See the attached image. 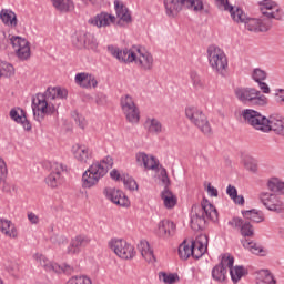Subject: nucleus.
<instances>
[{"label":"nucleus","instance_id":"nucleus-51","mask_svg":"<svg viewBox=\"0 0 284 284\" xmlns=\"http://www.w3.org/2000/svg\"><path fill=\"white\" fill-rule=\"evenodd\" d=\"M65 284H92V280L85 275L72 276Z\"/></svg>","mask_w":284,"mask_h":284},{"label":"nucleus","instance_id":"nucleus-63","mask_svg":"<svg viewBox=\"0 0 284 284\" xmlns=\"http://www.w3.org/2000/svg\"><path fill=\"white\" fill-rule=\"evenodd\" d=\"M53 241H55V243H58V245H67L68 237L65 235H55L53 237Z\"/></svg>","mask_w":284,"mask_h":284},{"label":"nucleus","instance_id":"nucleus-32","mask_svg":"<svg viewBox=\"0 0 284 284\" xmlns=\"http://www.w3.org/2000/svg\"><path fill=\"white\" fill-rule=\"evenodd\" d=\"M254 105H267V97L256 89H250V106L252 108Z\"/></svg>","mask_w":284,"mask_h":284},{"label":"nucleus","instance_id":"nucleus-7","mask_svg":"<svg viewBox=\"0 0 284 284\" xmlns=\"http://www.w3.org/2000/svg\"><path fill=\"white\" fill-rule=\"evenodd\" d=\"M207 59L212 70L225 77V70H227V55H225V52L216 45H210L207 48Z\"/></svg>","mask_w":284,"mask_h":284},{"label":"nucleus","instance_id":"nucleus-25","mask_svg":"<svg viewBox=\"0 0 284 284\" xmlns=\"http://www.w3.org/2000/svg\"><path fill=\"white\" fill-rule=\"evenodd\" d=\"M176 231V224L170 220H162L158 224V236L161 239H170Z\"/></svg>","mask_w":284,"mask_h":284},{"label":"nucleus","instance_id":"nucleus-38","mask_svg":"<svg viewBox=\"0 0 284 284\" xmlns=\"http://www.w3.org/2000/svg\"><path fill=\"white\" fill-rule=\"evenodd\" d=\"M267 187L270 192L275 194H284V182L278 180V178H271L267 182Z\"/></svg>","mask_w":284,"mask_h":284},{"label":"nucleus","instance_id":"nucleus-12","mask_svg":"<svg viewBox=\"0 0 284 284\" xmlns=\"http://www.w3.org/2000/svg\"><path fill=\"white\" fill-rule=\"evenodd\" d=\"M110 245L114 254H116V256L120 258H124L125 261L134 258V254H136V252H134V246H132V244L128 243L125 240H112Z\"/></svg>","mask_w":284,"mask_h":284},{"label":"nucleus","instance_id":"nucleus-9","mask_svg":"<svg viewBox=\"0 0 284 284\" xmlns=\"http://www.w3.org/2000/svg\"><path fill=\"white\" fill-rule=\"evenodd\" d=\"M242 216L244 219L233 217L229 222V225L234 230H239L242 236L241 243L243 247H245V250H250V211H242Z\"/></svg>","mask_w":284,"mask_h":284},{"label":"nucleus","instance_id":"nucleus-46","mask_svg":"<svg viewBox=\"0 0 284 284\" xmlns=\"http://www.w3.org/2000/svg\"><path fill=\"white\" fill-rule=\"evenodd\" d=\"M251 77L255 83H261L267 79V72L261 68L253 69Z\"/></svg>","mask_w":284,"mask_h":284},{"label":"nucleus","instance_id":"nucleus-39","mask_svg":"<svg viewBox=\"0 0 284 284\" xmlns=\"http://www.w3.org/2000/svg\"><path fill=\"white\" fill-rule=\"evenodd\" d=\"M227 276V268H225L223 265L217 264L212 270V277L214 281H217V283H223Z\"/></svg>","mask_w":284,"mask_h":284},{"label":"nucleus","instance_id":"nucleus-59","mask_svg":"<svg viewBox=\"0 0 284 284\" xmlns=\"http://www.w3.org/2000/svg\"><path fill=\"white\" fill-rule=\"evenodd\" d=\"M250 172L252 174H258V160L254 158L250 159Z\"/></svg>","mask_w":284,"mask_h":284},{"label":"nucleus","instance_id":"nucleus-60","mask_svg":"<svg viewBox=\"0 0 284 284\" xmlns=\"http://www.w3.org/2000/svg\"><path fill=\"white\" fill-rule=\"evenodd\" d=\"M27 219L31 223V225H39L40 219H39V215H37L36 213L28 212Z\"/></svg>","mask_w":284,"mask_h":284},{"label":"nucleus","instance_id":"nucleus-30","mask_svg":"<svg viewBox=\"0 0 284 284\" xmlns=\"http://www.w3.org/2000/svg\"><path fill=\"white\" fill-rule=\"evenodd\" d=\"M0 230L2 234H6L9 239H17L19 236L17 226L10 220L0 219Z\"/></svg>","mask_w":284,"mask_h":284},{"label":"nucleus","instance_id":"nucleus-16","mask_svg":"<svg viewBox=\"0 0 284 284\" xmlns=\"http://www.w3.org/2000/svg\"><path fill=\"white\" fill-rule=\"evenodd\" d=\"M103 193L105 197L115 205H120V207H130V199H128L126 194L121 190L106 187Z\"/></svg>","mask_w":284,"mask_h":284},{"label":"nucleus","instance_id":"nucleus-36","mask_svg":"<svg viewBox=\"0 0 284 284\" xmlns=\"http://www.w3.org/2000/svg\"><path fill=\"white\" fill-rule=\"evenodd\" d=\"M191 227L195 232L203 230L205 227V215L201 214L199 211L191 217Z\"/></svg>","mask_w":284,"mask_h":284},{"label":"nucleus","instance_id":"nucleus-26","mask_svg":"<svg viewBox=\"0 0 284 284\" xmlns=\"http://www.w3.org/2000/svg\"><path fill=\"white\" fill-rule=\"evenodd\" d=\"M197 212L201 213L205 219L210 221H217L219 220V212L216 207L210 203L207 200H203L201 206H199Z\"/></svg>","mask_w":284,"mask_h":284},{"label":"nucleus","instance_id":"nucleus-13","mask_svg":"<svg viewBox=\"0 0 284 284\" xmlns=\"http://www.w3.org/2000/svg\"><path fill=\"white\" fill-rule=\"evenodd\" d=\"M260 201L263 203V205L266 207V210H270V212H277V214H281L283 212V201L278 197V195L274 193L263 192L260 194Z\"/></svg>","mask_w":284,"mask_h":284},{"label":"nucleus","instance_id":"nucleus-10","mask_svg":"<svg viewBox=\"0 0 284 284\" xmlns=\"http://www.w3.org/2000/svg\"><path fill=\"white\" fill-rule=\"evenodd\" d=\"M214 3L217 10H221L222 12H230L231 18L235 23H242L247 28V30H250V26L247 24L250 23V18L241 8L230 4V0H214Z\"/></svg>","mask_w":284,"mask_h":284},{"label":"nucleus","instance_id":"nucleus-44","mask_svg":"<svg viewBox=\"0 0 284 284\" xmlns=\"http://www.w3.org/2000/svg\"><path fill=\"white\" fill-rule=\"evenodd\" d=\"M230 274L233 283H236L240 278L245 276V268L243 266H235L230 268Z\"/></svg>","mask_w":284,"mask_h":284},{"label":"nucleus","instance_id":"nucleus-43","mask_svg":"<svg viewBox=\"0 0 284 284\" xmlns=\"http://www.w3.org/2000/svg\"><path fill=\"white\" fill-rule=\"evenodd\" d=\"M236 99L242 103H247L250 101V89L247 88H236L234 90Z\"/></svg>","mask_w":284,"mask_h":284},{"label":"nucleus","instance_id":"nucleus-62","mask_svg":"<svg viewBox=\"0 0 284 284\" xmlns=\"http://www.w3.org/2000/svg\"><path fill=\"white\" fill-rule=\"evenodd\" d=\"M240 121L242 123H250V109H245L240 113Z\"/></svg>","mask_w":284,"mask_h":284},{"label":"nucleus","instance_id":"nucleus-4","mask_svg":"<svg viewBox=\"0 0 284 284\" xmlns=\"http://www.w3.org/2000/svg\"><path fill=\"white\" fill-rule=\"evenodd\" d=\"M114 160L108 155L101 161L93 162L89 169L82 174V187L90 190L95 185H99V181L108 174L109 170H112Z\"/></svg>","mask_w":284,"mask_h":284},{"label":"nucleus","instance_id":"nucleus-19","mask_svg":"<svg viewBox=\"0 0 284 284\" xmlns=\"http://www.w3.org/2000/svg\"><path fill=\"white\" fill-rule=\"evenodd\" d=\"M209 237L202 234L191 243V250L193 252V258H201L205 252H207Z\"/></svg>","mask_w":284,"mask_h":284},{"label":"nucleus","instance_id":"nucleus-27","mask_svg":"<svg viewBox=\"0 0 284 284\" xmlns=\"http://www.w3.org/2000/svg\"><path fill=\"white\" fill-rule=\"evenodd\" d=\"M256 284H276V277L270 270H260L252 273Z\"/></svg>","mask_w":284,"mask_h":284},{"label":"nucleus","instance_id":"nucleus-42","mask_svg":"<svg viewBox=\"0 0 284 284\" xmlns=\"http://www.w3.org/2000/svg\"><path fill=\"white\" fill-rule=\"evenodd\" d=\"M250 253L255 254V256H267V250L261 243L254 241L250 242Z\"/></svg>","mask_w":284,"mask_h":284},{"label":"nucleus","instance_id":"nucleus-20","mask_svg":"<svg viewBox=\"0 0 284 284\" xmlns=\"http://www.w3.org/2000/svg\"><path fill=\"white\" fill-rule=\"evenodd\" d=\"M114 21H116V17L108 12H101L95 17L90 18L88 23H90V26H95V28H108V26H112Z\"/></svg>","mask_w":284,"mask_h":284},{"label":"nucleus","instance_id":"nucleus-3","mask_svg":"<svg viewBox=\"0 0 284 284\" xmlns=\"http://www.w3.org/2000/svg\"><path fill=\"white\" fill-rule=\"evenodd\" d=\"M250 125L260 132H274L278 136H284V116L278 113H272L266 118L258 111L250 110Z\"/></svg>","mask_w":284,"mask_h":284},{"label":"nucleus","instance_id":"nucleus-31","mask_svg":"<svg viewBox=\"0 0 284 284\" xmlns=\"http://www.w3.org/2000/svg\"><path fill=\"white\" fill-rule=\"evenodd\" d=\"M0 19L4 26L9 28H17L19 20L17 19V13L10 9H2L0 11Z\"/></svg>","mask_w":284,"mask_h":284},{"label":"nucleus","instance_id":"nucleus-41","mask_svg":"<svg viewBox=\"0 0 284 284\" xmlns=\"http://www.w3.org/2000/svg\"><path fill=\"white\" fill-rule=\"evenodd\" d=\"M120 105L122 108V112H125L126 110H132L133 108H136L134 98H132V95H130V94H125L121 98Z\"/></svg>","mask_w":284,"mask_h":284},{"label":"nucleus","instance_id":"nucleus-2","mask_svg":"<svg viewBox=\"0 0 284 284\" xmlns=\"http://www.w3.org/2000/svg\"><path fill=\"white\" fill-rule=\"evenodd\" d=\"M257 8L264 18H251L250 31L251 32H270L274 20L281 21V6L276 0H261L257 2Z\"/></svg>","mask_w":284,"mask_h":284},{"label":"nucleus","instance_id":"nucleus-48","mask_svg":"<svg viewBox=\"0 0 284 284\" xmlns=\"http://www.w3.org/2000/svg\"><path fill=\"white\" fill-rule=\"evenodd\" d=\"M250 221L253 223H263L265 221V215L263 211H258L256 209L250 210Z\"/></svg>","mask_w":284,"mask_h":284},{"label":"nucleus","instance_id":"nucleus-34","mask_svg":"<svg viewBox=\"0 0 284 284\" xmlns=\"http://www.w3.org/2000/svg\"><path fill=\"white\" fill-rule=\"evenodd\" d=\"M53 7L58 12H72L74 10V2L72 0H51Z\"/></svg>","mask_w":284,"mask_h":284},{"label":"nucleus","instance_id":"nucleus-15","mask_svg":"<svg viewBox=\"0 0 284 284\" xmlns=\"http://www.w3.org/2000/svg\"><path fill=\"white\" fill-rule=\"evenodd\" d=\"M135 60L133 63L140 68V70H143L144 72H150L154 69V57H152V53L136 49L135 53Z\"/></svg>","mask_w":284,"mask_h":284},{"label":"nucleus","instance_id":"nucleus-64","mask_svg":"<svg viewBox=\"0 0 284 284\" xmlns=\"http://www.w3.org/2000/svg\"><path fill=\"white\" fill-rule=\"evenodd\" d=\"M161 176L162 183L168 187V185H170V178L168 176V171L165 169H162Z\"/></svg>","mask_w":284,"mask_h":284},{"label":"nucleus","instance_id":"nucleus-50","mask_svg":"<svg viewBox=\"0 0 284 284\" xmlns=\"http://www.w3.org/2000/svg\"><path fill=\"white\" fill-rule=\"evenodd\" d=\"M84 48H88V50H97V48H99V42L94 34L87 32Z\"/></svg>","mask_w":284,"mask_h":284},{"label":"nucleus","instance_id":"nucleus-17","mask_svg":"<svg viewBox=\"0 0 284 284\" xmlns=\"http://www.w3.org/2000/svg\"><path fill=\"white\" fill-rule=\"evenodd\" d=\"M108 50L111 52L112 57H115V59L122 63H134V61H136V49L121 50L119 48L109 47Z\"/></svg>","mask_w":284,"mask_h":284},{"label":"nucleus","instance_id":"nucleus-28","mask_svg":"<svg viewBox=\"0 0 284 284\" xmlns=\"http://www.w3.org/2000/svg\"><path fill=\"white\" fill-rule=\"evenodd\" d=\"M138 250L141 253L142 258H144L146 263H156L154 251L150 247V243L148 241H141L138 244Z\"/></svg>","mask_w":284,"mask_h":284},{"label":"nucleus","instance_id":"nucleus-57","mask_svg":"<svg viewBox=\"0 0 284 284\" xmlns=\"http://www.w3.org/2000/svg\"><path fill=\"white\" fill-rule=\"evenodd\" d=\"M73 119H74L77 125L80 126L81 130H85V128L88 126V121L85 120V116L75 112L73 114Z\"/></svg>","mask_w":284,"mask_h":284},{"label":"nucleus","instance_id":"nucleus-35","mask_svg":"<svg viewBox=\"0 0 284 284\" xmlns=\"http://www.w3.org/2000/svg\"><path fill=\"white\" fill-rule=\"evenodd\" d=\"M85 37H87L85 31H77L71 37L72 45H74V48H78V50H83V48H85Z\"/></svg>","mask_w":284,"mask_h":284},{"label":"nucleus","instance_id":"nucleus-45","mask_svg":"<svg viewBox=\"0 0 284 284\" xmlns=\"http://www.w3.org/2000/svg\"><path fill=\"white\" fill-rule=\"evenodd\" d=\"M180 258L187 261L190 256H193L192 245H187L185 242L179 246Z\"/></svg>","mask_w":284,"mask_h":284},{"label":"nucleus","instance_id":"nucleus-52","mask_svg":"<svg viewBox=\"0 0 284 284\" xmlns=\"http://www.w3.org/2000/svg\"><path fill=\"white\" fill-rule=\"evenodd\" d=\"M159 278L162 281V283L174 284L179 280V275L172 273H160Z\"/></svg>","mask_w":284,"mask_h":284},{"label":"nucleus","instance_id":"nucleus-6","mask_svg":"<svg viewBox=\"0 0 284 284\" xmlns=\"http://www.w3.org/2000/svg\"><path fill=\"white\" fill-rule=\"evenodd\" d=\"M164 7L169 17H176L183 8L201 12L203 0H164Z\"/></svg>","mask_w":284,"mask_h":284},{"label":"nucleus","instance_id":"nucleus-58","mask_svg":"<svg viewBox=\"0 0 284 284\" xmlns=\"http://www.w3.org/2000/svg\"><path fill=\"white\" fill-rule=\"evenodd\" d=\"M274 97L276 103H278L280 105H284V89H275Z\"/></svg>","mask_w":284,"mask_h":284},{"label":"nucleus","instance_id":"nucleus-21","mask_svg":"<svg viewBox=\"0 0 284 284\" xmlns=\"http://www.w3.org/2000/svg\"><path fill=\"white\" fill-rule=\"evenodd\" d=\"M138 165L145 168V170H159V161L153 155H148L145 152L135 154Z\"/></svg>","mask_w":284,"mask_h":284},{"label":"nucleus","instance_id":"nucleus-53","mask_svg":"<svg viewBox=\"0 0 284 284\" xmlns=\"http://www.w3.org/2000/svg\"><path fill=\"white\" fill-rule=\"evenodd\" d=\"M123 184L126 190H130L131 192H134V190H139V184H136V181L130 176H123Z\"/></svg>","mask_w":284,"mask_h":284},{"label":"nucleus","instance_id":"nucleus-18","mask_svg":"<svg viewBox=\"0 0 284 284\" xmlns=\"http://www.w3.org/2000/svg\"><path fill=\"white\" fill-rule=\"evenodd\" d=\"M90 245V237L85 235H77L71 239V242L67 248V254L74 256L75 254H81L82 247H88Z\"/></svg>","mask_w":284,"mask_h":284},{"label":"nucleus","instance_id":"nucleus-29","mask_svg":"<svg viewBox=\"0 0 284 284\" xmlns=\"http://www.w3.org/2000/svg\"><path fill=\"white\" fill-rule=\"evenodd\" d=\"M144 128L149 134L159 136L163 132V123L155 118H148L144 122Z\"/></svg>","mask_w":284,"mask_h":284},{"label":"nucleus","instance_id":"nucleus-11","mask_svg":"<svg viewBox=\"0 0 284 284\" xmlns=\"http://www.w3.org/2000/svg\"><path fill=\"white\" fill-rule=\"evenodd\" d=\"M33 258L37 261V263H39V265L43 267L44 272H54L55 274H62V272L70 274L72 272V267L70 265L64 264L61 266L58 263L50 261L45 255L41 253H36Z\"/></svg>","mask_w":284,"mask_h":284},{"label":"nucleus","instance_id":"nucleus-14","mask_svg":"<svg viewBox=\"0 0 284 284\" xmlns=\"http://www.w3.org/2000/svg\"><path fill=\"white\" fill-rule=\"evenodd\" d=\"M65 171V166L59 162H53L51 164V172L45 178V183L52 190H57L59 185L63 183V178H61V173Z\"/></svg>","mask_w":284,"mask_h":284},{"label":"nucleus","instance_id":"nucleus-54","mask_svg":"<svg viewBox=\"0 0 284 284\" xmlns=\"http://www.w3.org/2000/svg\"><path fill=\"white\" fill-rule=\"evenodd\" d=\"M219 265H222V267H225V270H232L234 267V257L231 255H223L221 262Z\"/></svg>","mask_w":284,"mask_h":284},{"label":"nucleus","instance_id":"nucleus-61","mask_svg":"<svg viewBox=\"0 0 284 284\" xmlns=\"http://www.w3.org/2000/svg\"><path fill=\"white\" fill-rule=\"evenodd\" d=\"M226 194L232 200L233 197H236V195L239 194V191L236 190V187L234 185L229 184L226 187Z\"/></svg>","mask_w":284,"mask_h":284},{"label":"nucleus","instance_id":"nucleus-23","mask_svg":"<svg viewBox=\"0 0 284 284\" xmlns=\"http://www.w3.org/2000/svg\"><path fill=\"white\" fill-rule=\"evenodd\" d=\"M74 81L77 85H80V88L90 89V88H97L99 85V82L97 81V78L90 73L81 72L77 73Z\"/></svg>","mask_w":284,"mask_h":284},{"label":"nucleus","instance_id":"nucleus-33","mask_svg":"<svg viewBox=\"0 0 284 284\" xmlns=\"http://www.w3.org/2000/svg\"><path fill=\"white\" fill-rule=\"evenodd\" d=\"M161 199L166 210H172L173 207L176 206V195H174V193H172V191H170L168 186H165L164 190L162 191Z\"/></svg>","mask_w":284,"mask_h":284},{"label":"nucleus","instance_id":"nucleus-8","mask_svg":"<svg viewBox=\"0 0 284 284\" xmlns=\"http://www.w3.org/2000/svg\"><path fill=\"white\" fill-rule=\"evenodd\" d=\"M185 116L195 125V128H199L201 132L205 134V136L212 135V126L210 125V121H207V116L196 106H187L185 109Z\"/></svg>","mask_w":284,"mask_h":284},{"label":"nucleus","instance_id":"nucleus-55","mask_svg":"<svg viewBox=\"0 0 284 284\" xmlns=\"http://www.w3.org/2000/svg\"><path fill=\"white\" fill-rule=\"evenodd\" d=\"M10 118L12 119V121H16V123H19L22 119H26V111H23V109H20L19 113V111L12 109L10 111Z\"/></svg>","mask_w":284,"mask_h":284},{"label":"nucleus","instance_id":"nucleus-49","mask_svg":"<svg viewBox=\"0 0 284 284\" xmlns=\"http://www.w3.org/2000/svg\"><path fill=\"white\" fill-rule=\"evenodd\" d=\"M84 48H88V50H97V48H99V42L94 34L87 32Z\"/></svg>","mask_w":284,"mask_h":284},{"label":"nucleus","instance_id":"nucleus-47","mask_svg":"<svg viewBox=\"0 0 284 284\" xmlns=\"http://www.w3.org/2000/svg\"><path fill=\"white\" fill-rule=\"evenodd\" d=\"M190 79H191L192 85H193V88H195V90H203V88H205V84L203 83L201 75L199 73H196L195 71H191Z\"/></svg>","mask_w":284,"mask_h":284},{"label":"nucleus","instance_id":"nucleus-24","mask_svg":"<svg viewBox=\"0 0 284 284\" xmlns=\"http://www.w3.org/2000/svg\"><path fill=\"white\" fill-rule=\"evenodd\" d=\"M115 13L119 19L118 23L121 26L122 23H132V14L125 4L121 2V0L114 1Z\"/></svg>","mask_w":284,"mask_h":284},{"label":"nucleus","instance_id":"nucleus-37","mask_svg":"<svg viewBox=\"0 0 284 284\" xmlns=\"http://www.w3.org/2000/svg\"><path fill=\"white\" fill-rule=\"evenodd\" d=\"M126 121L129 123H139L141 121V111L139 106H133V109H128L126 111H122Z\"/></svg>","mask_w":284,"mask_h":284},{"label":"nucleus","instance_id":"nucleus-5","mask_svg":"<svg viewBox=\"0 0 284 284\" xmlns=\"http://www.w3.org/2000/svg\"><path fill=\"white\" fill-rule=\"evenodd\" d=\"M12 44L18 59L28 61L30 59V42L19 36H7L6 31H0V50H7Z\"/></svg>","mask_w":284,"mask_h":284},{"label":"nucleus","instance_id":"nucleus-40","mask_svg":"<svg viewBox=\"0 0 284 284\" xmlns=\"http://www.w3.org/2000/svg\"><path fill=\"white\" fill-rule=\"evenodd\" d=\"M3 77L4 79H10V77H14V67L6 61L0 60V79Z\"/></svg>","mask_w":284,"mask_h":284},{"label":"nucleus","instance_id":"nucleus-1","mask_svg":"<svg viewBox=\"0 0 284 284\" xmlns=\"http://www.w3.org/2000/svg\"><path fill=\"white\" fill-rule=\"evenodd\" d=\"M68 90L61 89L59 87L48 88L44 93H38L32 99V110L34 119L41 123L45 119L47 114H54L57 108L52 102L54 99H67Z\"/></svg>","mask_w":284,"mask_h":284},{"label":"nucleus","instance_id":"nucleus-22","mask_svg":"<svg viewBox=\"0 0 284 284\" xmlns=\"http://www.w3.org/2000/svg\"><path fill=\"white\" fill-rule=\"evenodd\" d=\"M72 154L74 159L78 160L79 163H88V161H92V151L90 148L81 144H75L72 146Z\"/></svg>","mask_w":284,"mask_h":284},{"label":"nucleus","instance_id":"nucleus-56","mask_svg":"<svg viewBox=\"0 0 284 284\" xmlns=\"http://www.w3.org/2000/svg\"><path fill=\"white\" fill-rule=\"evenodd\" d=\"M8 179V165L6 164V160L0 156V183H3Z\"/></svg>","mask_w":284,"mask_h":284}]
</instances>
